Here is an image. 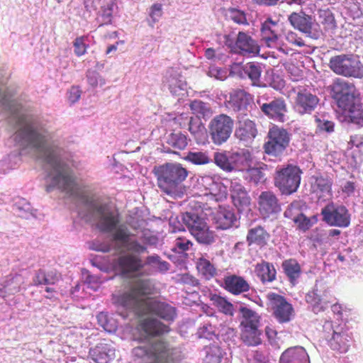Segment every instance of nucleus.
I'll list each match as a JSON object with an SVG mask.
<instances>
[{
	"label": "nucleus",
	"instance_id": "33",
	"mask_svg": "<svg viewBox=\"0 0 363 363\" xmlns=\"http://www.w3.org/2000/svg\"><path fill=\"white\" fill-rule=\"evenodd\" d=\"M141 330L147 335L160 336L169 331V328L155 318H145L140 322Z\"/></svg>",
	"mask_w": 363,
	"mask_h": 363
},
{
	"label": "nucleus",
	"instance_id": "29",
	"mask_svg": "<svg viewBox=\"0 0 363 363\" xmlns=\"http://www.w3.org/2000/svg\"><path fill=\"white\" fill-rule=\"evenodd\" d=\"M279 363H310L306 350L301 346L289 347L281 355Z\"/></svg>",
	"mask_w": 363,
	"mask_h": 363
},
{
	"label": "nucleus",
	"instance_id": "47",
	"mask_svg": "<svg viewBox=\"0 0 363 363\" xmlns=\"http://www.w3.org/2000/svg\"><path fill=\"white\" fill-rule=\"evenodd\" d=\"M146 264L157 267V269L161 272H166L169 269V264L161 259L157 255L147 256L146 257Z\"/></svg>",
	"mask_w": 363,
	"mask_h": 363
},
{
	"label": "nucleus",
	"instance_id": "26",
	"mask_svg": "<svg viewBox=\"0 0 363 363\" xmlns=\"http://www.w3.org/2000/svg\"><path fill=\"white\" fill-rule=\"evenodd\" d=\"M89 354L96 363H110L115 358L116 350L111 345L100 342L89 350Z\"/></svg>",
	"mask_w": 363,
	"mask_h": 363
},
{
	"label": "nucleus",
	"instance_id": "6",
	"mask_svg": "<svg viewBox=\"0 0 363 363\" xmlns=\"http://www.w3.org/2000/svg\"><path fill=\"white\" fill-rule=\"evenodd\" d=\"M267 138V140L263 145L264 152L278 157L282 156L289 146L291 134L286 129L273 125L269 129Z\"/></svg>",
	"mask_w": 363,
	"mask_h": 363
},
{
	"label": "nucleus",
	"instance_id": "11",
	"mask_svg": "<svg viewBox=\"0 0 363 363\" xmlns=\"http://www.w3.org/2000/svg\"><path fill=\"white\" fill-rule=\"evenodd\" d=\"M199 196L207 197V201H220L226 198L225 187L211 176H203L198 179L195 186Z\"/></svg>",
	"mask_w": 363,
	"mask_h": 363
},
{
	"label": "nucleus",
	"instance_id": "50",
	"mask_svg": "<svg viewBox=\"0 0 363 363\" xmlns=\"http://www.w3.org/2000/svg\"><path fill=\"white\" fill-rule=\"evenodd\" d=\"M228 13L230 18L234 23L239 25H248L246 14L243 11L235 8H230L228 9Z\"/></svg>",
	"mask_w": 363,
	"mask_h": 363
},
{
	"label": "nucleus",
	"instance_id": "10",
	"mask_svg": "<svg viewBox=\"0 0 363 363\" xmlns=\"http://www.w3.org/2000/svg\"><path fill=\"white\" fill-rule=\"evenodd\" d=\"M234 121L233 118L224 113L215 116L209 123V134L212 142L220 145L225 143L230 137Z\"/></svg>",
	"mask_w": 363,
	"mask_h": 363
},
{
	"label": "nucleus",
	"instance_id": "59",
	"mask_svg": "<svg viewBox=\"0 0 363 363\" xmlns=\"http://www.w3.org/2000/svg\"><path fill=\"white\" fill-rule=\"evenodd\" d=\"M189 130L194 136H200L204 130V126L199 120L191 118L189 122Z\"/></svg>",
	"mask_w": 363,
	"mask_h": 363
},
{
	"label": "nucleus",
	"instance_id": "25",
	"mask_svg": "<svg viewBox=\"0 0 363 363\" xmlns=\"http://www.w3.org/2000/svg\"><path fill=\"white\" fill-rule=\"evenodd\" d=\"M230 191L233 202L238 210H243L250 205L251 199L247 191L236 179L231 181Z\"/></svg>",
	"mask_w": 363,
	"mask_h": 363
},
{
	"label": "nucleus",
	"instance_id": "60",
	"mask_svg": "<svg viewBox=\"0 0 363 363\" xmlns=\"http://www.w3.org/2000/svg\"><path fill=\"white\" fill-rule=\"evenodd\" d=\"M127 250L136 254H142L147 252V247L141 245L136 240H129L128 242L125 245Z\"/></svg>",
	"mask_w": 363,
	"mask_h": 363
},
{
	"label": "nucleus",
	"instance_id": "44",
	"mask_svg": "<svg viewBox=\"0 0 363 363\" xmlns=\"http://www.w3.org/2000/svg\"><path fill=\"white\" fill-rule=\"evenodd\" d=\"M184 160L196 165L208 164L211 160L208 154L203 152H189Z\"/></svg>",
	"mask_w": 363,
	"mask_h": 363
},
{
	"label": "nucleus",
	"instance_id": "18",
	"mask_svg": "<svg viewBox=\"0 0 363 363\" xmlns=\"http://www.w3.org/2000/svg\"><path fill=\"white\" fill-rule=\"evenodd\" d=\"M257 103L259 105L261 111L269 118L279 122H284L285 115L287 112V106L283 98H274L272 101L262 104L257 100Z\"/></svg>",
	"mask_w": 363,
	"mask_h": 363
},
{
	"label": "nucleus",
	"instance_id": "1",
	"mask_svg": "<svg viewBox=\"0 0 363 363\" xmlns=\"http://www.w3.org/2000/svg\"><path fill=\"white\" fill-rule=\"evenodd\" d=\"M1 104L11 112L12 118L20 128L16 132L15 140L21 145H30L38 154V157L52 169V184L70 196L79 199L87 208L88 213L80 211L79 215L86 221L90 216L97 218L96 228L103 233L113 232L120 223L118 214L113 212L107 203H101L94 194H88L75 182L69 167L61 161L62 150L55 145H47L43 135L33 127L30 117L21 113L22 106L4 94L0 97Z\"/></svg>",
	"mask_w": 363,
	"mask_h": 363
},
{
	"label": "nucleus",
	"instance_id": "35",
	"mask_svg": "<svg viewBox=\"0 0 363 363\" xmlns=\"http://www.w3.org/2000/svg\"><path fill=\"white\" fill-rule=\"evenodd\" d=\"M281 267L289 281L294 286L302 273L300 264L296 259L290 258L283 261Z\"/></svg>",
	"mask_w": 363,
	"mask_h": 363
},
{
	"label": "nucleus",
	"instance_id": "45",
	"mask_svg": "<svg viewBox=\"0 0 363 363\" xmlns=\"http://www.w3.org/2000/svg\"><path fill=\"white\" fill-rule=\"evenodd\" d=\"M213 160L216 164L224 171L231 172L234 168L225 152H215Z\"/></svg>",
	"mask_w": 363,
	"mask_h": 363
},
{
	"label": "nucleus",
	"instance_id": "54",
	"mask_svg": "<svg viewBox=\"0 0 363 363\" xmlns=\"http://www.w3.org/2000/svg\"><path fill=\"white\" fill-rule=\"evenodd\" d=\"M99 324L106 331L111 333L116 330V326L111 323L106 313L101 312L96 316Z\"/></svg>",
	"mask_w": 363,
	"mask_h": 363
},
{
	"label": "nucleus",
	"instance_id": "41",
	"mask_svg": "<svg viewBox=\"0 0 363 363\" xmlns=\"http://www.w3.org/2000/svg\"><path fill=\"white\" fill-rule=\"evenodd\" d=\"M190 108L199 118H208L212 115L209 104L200 100L193 101L190 104Z\"/></svg>",
	"mask_w": 363,
	"mask_h": 363
},
{
	"label": "nucleus",
	"instance_id": "63",
	"mask_svg": "<svg viewBox=\"0 0 363 363\" xmlns=\"http://www.w3.org/2000/svg\"><path fill=\"white\" fill-rule=\"evenodd\" d=\"M45 279L48 283H44V285H54L60 279V274L56 270L45 271Z\"/></svg>",
	"mask_w": 363,
	"mask_h": 363
},
{
	"label": "nucleus",
	"instance_id": "38",
	"mask_svg": "<svg viewBox=\"0 0 363 363\" xmlns=\"http://www.w3.org/2000/svg\"><path fill=\"white\" fill-rule=\"evenodd\" d=\"M351 337L345 332H334L332 338L330 340V345L334 350L340 352H346L349 348V343L351 341Z\"/></svg>",
	"mask_w": 363,
	"mask_h": 363
},
{
	"label": "nucleus",
	"instance_id": "62",
	"mask_svg": "<svg viewBox=\"0 0 363 363\" xmlns=\"http://www.w3.org/2000/svg\"><path fill=\"white\" fill-rule=\"evenodd\" d=\"M317 128L322 131L332 133L334 131V123L328 120H322L319 118H315Z\"/></svg>",
	"mask_w": 363,
	"mask_h": 363
},
{
	"label": "nucleus",
	"instance_id": "42",
	"mask_svg": "<svg viewBox=\"0 0 363 363\" xmlns=\"http://www.w3.org/2000/svg\"><path fill=\"white\" fill-rule=\"evenodd\" d=\"M22 277L20 274L10 275L3 283L4 289H7L9 294H15L21 290L23 284Z\"/></svg>",
	"mask_w": 363,
	"mask_h": 363
},
{
	"label": "nucleus",
	"instance_id": "51",
	"mask_svg": "<svg viewBox=\"0 0 363 363\" xmlns=\"http://www.w3.org/2000/svg\"><path fill=\"white\" fill-rule=\"evenodd\" d=\"M86 38L85 36L77 37L73 42L74 52L78 57L82 56L86 52L89 45L85 43Z\"/></svg>",
	"mask_w": 363,
	"mask_h": 363
},
{
	"label": "nucleus",
	"instance_id": "36",
	"mask_svg": "<svg viewBox=\"0 0 363 363\" xmlns=\"http://www.w3.org/2000/svg\"><path fill=\"white\" fill-rule=\"evenodd\" d=\"M195 264L199 274L206 280L211 279L217 274L215 265L203 255L196 259Z\"/></svg>",
	"mask_w": 363,
	"mask_h": 363
},
{
	"label": "nucleus",
	"instance_id": "2",
	"mask_svg": "<svg viewBox=\"0 0 363 363\" xmlns=\"http://www.w3.org/2000/svg\"><path fill=\"white\" fill-rule=\"evenodd\" d=\"M154 286L148 279H138L130 284L127 291L112 295L113 303L126 308L140 309L144 313H152L167 320L176 317V309L167 303L148 298Z\"/></svg>",
	"mask_w": 363,
	"mask_h": 363
},
{
	"label": "nucleus",
	"instance_id": "30",
	"mask_svg": "<svg viewBox=\"0 0 363 363\" xmlns=\"http://www.w3.org/2000/svg\"><path fill=\"white\" fill-rule=\"evenodd\" d=\"M297 209L298 208L296 204L291 203L285 211L284 216L285 217L291 218L296 225L297 228L305 232L317 223L318 218L316 216L308 218L302 213H298L297 216L292 218L294 211Z\"/></svg>",
	"mask_w": 363,
	"mask_h": 363
},
{
	"label": "nucleus",
	"instance_id": "43",
	"mask_svg": "<svg viewBox=\"0 0 363 363\" xmlns=\"http://www.w3.org/2000/svg\"><path fill=\"white\" fill-rule=\"evenodd\" d=\"M244 72L252 82V85L259 86L262 68L258 63L252 62L247 63L243 68Z\"/></svg>",
	"mask_w": 363,
	"mask_h": 363
},
{
	"label": "nucleus",
	"instance_id": "3",
	"mask_svg": "<svg viewBox=\"0 0 363 363\" xmlns=\"http://www.w3.org/2000/svg\"><path fill=\"white\" fill-rule=\"evenodd\" d=\"M152 172L157 179L158 187L168 195L175 194L188 176L187 169L176 162L155 166Z\"/></svg>",
	"mask_w": 363,
	"mask_h": 363
},
{
	"label": "nucleus",
	"instance_id": "55",
	"mask_svg": "<svg viewBox=\"0 0 363 363\" xmlns=\"http://www.w3.org/2000/svg\"><path fill=\"white\" fill-rule=\"evenodd\" d=\"M168 82L170 91L176 95H179V91L184 90L186 86V84L184 82L174 77L169 79Z\"/></svg>",
	"mask_w": 363,
	"mask_h": 363
},
{
	"label": "nucleus",
	"instance_id": "40",
	"mask_svg": "<svg viewBox=\"0 0 363 363\" xmlns=\"http://www.w3.org/2000/svg\"><path fill=\"white\" fill-rule=\"evenodd\" d=\"M166 142L174 149L183 150L188 145V138L187 136L182 132L174 131L168 135Z\"/></svg>",
	"mask_w": 363,
	"mask_h": 363
},
{
	"label": "nucleus",
	"instance_id": "8",
	"mask_svg": "<svg viewBox=\"0 0 363 363\" xmlns=\"http://www.w3.org/2000/svg\"><path fill=\"white\" fill-rule=\"evenodd\" d=\"M329 67L335 74L345 77H363V65L352 55L341 54L332 57Z\"/></svg>",
	"mask_w": 363,
	"mask_h": 363
},
{
	"label": "nucleus",
	"instance_id": "39",
	"mask_svg": "<svg viewBox=\"0 0 363 363\" xmlns=\"http://www.w3.org/2000/svg\"><path fill=\"white\" fill-rule=\"evenodd\" d=\"M209 299L218 311L228 315H233L234 307L225 298L216 294H210Z\"/></svg>",
	"mask_w": 363,
	"mask_h": 363
},
{
	"label": "nucleus",
	"instance_id": "53",
	"mask_svg": "<svg viewBox=\"0 0 363 363\" xmlns=\"http://www.w3.org/2000/svg\"><path fill=\"white\" fill-rule=\"evenodd\" d=\"M265 333H266V335L268 338V340H269L270 345L274 349H280L281 347L284 346L283 341H281V342H279L277 340V336L279 335V333L273 328H272L270 326H267L265 328Z\"/></svg>",
	"mask_w": 363,
	"mask_h": 363
},
{
	"label": "nucleus",
	"instance_id": "32",
	"mask_svg": "<svg viewBox=\"0 0 363 363\" xmlns=\"http://www.w3.org/2000/svg\"><path fill=\"white\" fill-rule=\"evenodd\" d=\"M270 234L262 225H256L248 230L246 240L249 245H255L259 247L267 245Z\"/></svg>",
	"mask_w": 363,
	"mask_h": 363
},
{
	"label": "nucleus",
	"instance_id": "48",
	"mask_svg": "<svg viewBox=\"0 0 363 363\" xmlns=\"http://www.w3.org/2000/svg\"><path fill=\"white\" fill-rule=\"evenodd\" d=\"M320 18L322 19L321 23L327 30H333L336 28L337 24L334 15L329 10H325L320 14Z\"/></svg>",
	"mask_w": 363,
	"mask_h": 363
},
{
	"label": "nucleus",
	"instance_id": "5",
	"mask_svg": "<svg viewBox=\"0 0 363 363\" xmlns=\"http://www.w3.org/2000/svg\"><path fill=\"white\" fill-rule=\"evenodd\" d=\"M301 169L293 164L277 168L274 177V184L283 195L296 192L300 186Z\"/></svg>",
	"mask_w": 363,
	"mask_h": 363
},
{
	"label": "nucleus",
	"instance_id": "58",
	"mask_svg": "<svg viewBox=\"0 0 363 363\" xmlns=\"http://www.w3.org/2000/svg\"><path fill=\"white\" fill-rule=\"evenodd\" d=\"M221 359L222 354L220 348L215 347L208 352L205 358V363H220Z\"/></svg>",
	"mask_w": 363,
	"mask_h": 363
},
{
	"label": "nucleus",
	"instance_id": "64",
	"mask_svg": "<svg viewBox=\"0 0 363 363\" xmlns=\"http://www.w3.org/2000/svg\"><path fill=\"white\" fill-rule=\"evenodd\" d=\"M162 16V5L155 4L150 8V16L153 23H155Z\"/></svg>",
	"mask_w": 363,
	"mask_h": 363
},
{
	"label": "nucleus",
	"instance_id": "22",
	"mask_svg": "<svg viewBox=\"0 0 363 363\" xmlns=\"http://www.w3.org/2000/svg\"><path fill=\"white\" fill-rule=\"evenodd\" d=\"M236 48V54L242 56H255L260 51L257 41L245 31H239L237 34Z\"/></svg>",
	"mask_w": 363,
	"mask_h": 363
},
{
	"label": "nucleus",
	"instance_id": "49",
	"mask_svg": "<svg viewBox=\"0 0 363 363\" xmlns=\"http://www.w3.org/2000/svg\"><path fill=\"white\" fill-rule=\"evenodd\" d=\"M193 246V242L185 237L179 236L174 240V251L182 253L189 250Z\"/></svg>",
	"mask_w": 363,
	"mask_h": 363
},
{
	"label": "nucleus",
	"instance_id": "20",
	"mask_svg": "<svg viewBox=\"0 0 363 363\" xmlns=\"http://www.w3.org/2000/svg\"><path fill=\"white\" fill-rule=\"evenodd\" d=\"M319 103L318 97L307 89L298 91L294 101V107L301 115L311 113L317 107Z\"/></svg>",
	"mask_w": 363,
	"mask_h": 363
},
{
	"label": "nucleus",
	"instance_id": "17",
	"mask_svg": "<svg viewBox=\"0 0 363 363\" xmlns=\"http://www.w3.org/2000/svg\"><path fill=\"white\" fill-rule=\"evenodd\" d=\"M257 203L258 211L264 218H269L281 211L279 200L272 191H262L258 196Z\"/></svg>",
	"mask_w": 363,
	"mask_h": 363
},
{
	"label": "nucleus",
	"instance_id": "46",
	"mask_svg": "<svg viewBox=\"0 0 363 363\" xmlns=\"http://www.w3.org/2000/svg\"><path fill=\"white\" fill-rule=\"evenodd\" d=\"M230 159L235 163H241L243 166H248L252 161V154L249 150L242 149L240 151L233 152Z\"/></svg>",
	"mask_w": 363,
	"mask_h": 363
},
{
	"label": "nucleus",
	"instance_id": "14",
	"mask_svg": "<svg viewBox=\"0 0 363 363\" xmlns=\"http://www.w3.org/2000/svg\"><path fill=\"white\" fill-rule=\"evenodd\" d=\"M331 91L332 96L340 108L347 107L353 101H356L354 85L342 79L337 78L333 82Z\"/></svg>",
	"mask_w": 363,
	"mask_h": 363
},
{
	"label": "nucleus",
	"instance_id": "12",
	"mask_svg": "<svg viewBox=\"0 0 363 363\" xmlns=\"http://www.w3.org/2000/svg\"><path fill=\"white\" fill-rule=\"evenodd\" d=\"M267 300L274 317L279 323H289L294 315V309L286 298L276 293L267 294Z\"/></svg>",
	"mask_w": 363,
	"mask_h": 363
},
{
	"label": "nucleus",
	"instance_id": "57",
	"mask_svg": "<svg viewBox=\"0 0 363 363\" xmlns=\"http://www.w3.org/2000/svg\"><path fill=\"white\" fill-rule=\"evenodd\" d=\"M112 238L114 241L121 242L125 246L130 240V233L125 228H117L114 230Z\"/></svg>",
	"mask_w": 363,
	"mask_h": 363
},
{
	"label": "nucleus",
	"instance_id": "16",
	"mask_svg": "<svg viewBox=\"0 0 363 363\" xmlns=\"http://www.w3.org/2000/svg\"><path fill=\"white\" fill-rule=\"evenodd\" d=\"M279 21L273 20L268 17L261 24L260 34L262 43L268 48H277L284 52V44L279 42V35L277 31Z\"/></svg>",
	"mask_w": 363,
	"mask_h": 363
},
{
	"label": "nucleus",
	"instance_id": "61",
	"mask_svg": "<svg viewBox=\"0 0 363 363\" xmlns=\"http://www.w3.org/2000/svg\"><path fill=\"white\" fill-rule=\"evenodd\" d=\"M87 80L89 84L93 86H96L99 83L101 84H104L105 81L104 79L101 77L99 72L94 70H89L86 74Z\"/></svg>",
	"mask_w": 363,
	"mask_h": 363
},
{
	"label": "nucleus",
	"instance_id": "23",
	"mask_svg": "<svg viewBox=\"0 0 363 363\" xmlns=\"http://www.w3.org/2000/svg\"><path fill=\"white\" fill-rule=\"evenodd\" d=\"M311 191L319 201H325L332 197L333 179L328 176H313Z\"/></svg>",
	"mask_w": 363,
	"mask_h": 363
},
{
	"label": "nucleus",
	"instance_id": "52",
	"mask_svg": "<svg viewBox=\"0 0 363 363\" xmlns=\"http://www.w3.org/2000/svg\"><path fill=\"white\" fill-rule=\"evenodd\" d=\"M246 179L250 182L257 184L264 180V174L258 168H251L246 172Z\"/></svg>",
	"mask_w": 363,
	"mask_h": 363
},
{
	"label": "nucleus",
	"instance_id": "7",
	"mask_svg": "<svg viewBox=\"0 0 363 363\" xmlns=\"http://www.w3.org/2000/svg\"><path fill=\"white\" fill-rule=\"evenodd\" d=\"M182 220L198 242L210 245L214 242L213 232L210 230L206 220L199 215L195 213L186 212L182 214Z\"/></svg>",
	"mask_w": 363,
	"mask_h": 363
},
{
	"label": "nucleus",
	"instance_id": "15",
	"mask_svg": "<svg viewBox=\"0 0 363 363\" xmlns=\"http://www.w3.org/2000/svg\"><path fill=\"white\" fill-rule=\"evenodd\" d=\"M145 264L140 257L128 253L119 256L113 263L114 269L122 277H129L141 271Z\"/></svg>",
	"mask_w": 363,
	"mask_h": 363
},
{
	"label": "nucleus",
	"instance_id": "13",
	"mask_svg": "<svg viewBox=\"0 0 363 363\" xmlns=\"http://www.w3.org/2000/svg\"><path fill=\"white\" fill-rule=\"evenodd\" d=\"M323 220L331 226L348 227L350 224V215L344 206L328 203L321 210Z\"/></svg>",
	"mask_w": 363,
	"mask_h": 363
},
{
	"label": "nucleus",
	"instance_id": "4",
	"mask_svg": "<svg viewBox=\"0 0 363 363\" xmlns=\"http://www.w3.org/2000/svg\"><path fill=\"white\" fill-rule=\"evenodd\" d=\"M240 313L242 320L240 321L241 340L248 346H257L262 343L260 325V316L252 309L247 307H241Z\"/></svg>",
	"mask_w": 363,
	"mask_h": 363
},
{
	"label": "nucleus",
	"instance_id": "56",
	"mask_svg": "<svg viewBox=\"0 0 363 363\" xmlns=\"http://www.w3.org/2000/svg\"><path fill=\"white\" fill-rule=\"evenodd\" d=\"M285 40L291 45L296 47H303L305 46V42L301 37L292 30L287 31L285 33Z\"/></svg>",
	"mask_w": 363,
	"mask_h": 363
},
{
	"label": "nucleus",
	"instance_id": "31",
	"mask_svg": "<svg viewBox=\"0 0 363 363\" xmlns=\"http://www.w3.org/2000/svg\"><path fill=\"white\" fill-rule=\"evenodd\" d=\"M213 221L216 228L226 230L235 225L236 217L230 209L219 206V208L214 214Z\"/></svg>",
	"mask_w": 363,
	"mask_h": 363
},
{
	"label": "nucleus",
	"instance_id": "24",
	"mask_svg": "<svg viewBox=\"0 0 363 363\" xmlns=\"http://www.w3.org/2000/svg\"><path fill=\"white\" fill-rule=\"evenodd\" d=\"M327 294L328 290L325 287L315 284L314 287L306 294L305 300L311 305L315 313L323 311L326 308L328 301H324V298L327 296Z\"/></svg>",
	"mask_w": 363,
	"mask_h": 363
},
{
	"label": "nucleus",
	"instance_id": "34",
	"mask_svg": "<svg viewBox=\"0 0 363 363\" xmlns=\"http://www.w3.org/2000/svg\"><path fill=\"white\" fill-rule=\"evenodd\" d=\"M255 272L262 284L271 283L277 279V270L274 264L264 260L255 265Z\"/></svg>",
	"mask_w": 363,
	"mask_h": 363
},
{
	"label": "nucleus",
	"instance_id": "9",
	"mask_svg": "<svg viewBox=\"0 0 363 363\" xmlns=\"http://www.w3.org/2000/svg\"><path fill=\"white\" fill-rule=\"evenodd\" d=\"M133 353L140 358H146V363H171L172 360L167 344L163 341L135 347Z\"/></svg>",
	"mask_w": 363,
	"mask_h": 363
},
{
	"label": "nucleus",
	"instance_id": "27",
	"mask_svg": "<svg viewBox=\"0 0 363 363\" xmlns=\"http://www.w3.org/2000/svg\"><path fill=\"white\" fill-rule=\"evenodd\" d=\"M290 24L303 33L311 35L313 26V18L304 11L292 12L288 17Z\"/></svg>",
	"mask_w": 363,
	"mask_h": 363
},
{
	"label": "nucleus",
	"instance_id": "19",
	"mask_svg": "<svg viewBox=\"0 0 363 363\" xmlns=\"http://www.w3.org/2000/svg\"><path fill=\"white\" fill-rule=\"evenodd\" d=\"M254 97L244 89H233L229 94V99L226 101L228 108L235 112L245 113L248 106L253 102Z\"/></svg>",
	"mask_w": 363,
	"mask_h": 363
},
{
	"label": "nucleus",
	"instance_id": "21",
	"mask_svg": "<svg viewBox=\"0 0 363 363\" xmlns=\"http://www.w3.org/2000/svg\"><path fill=\"white\" fill-rule=\"evenodd\" d=\"M258 134L255 122L246 118L239 121L235 131V137L245 146H250Z\"/></svg>",
	"mask_w": 363,
	"mask_h": 363
},
{
	"label": "nucleus",
	"instance_id": "37",
	"mask_svg": "<svg viewBox=\"0 0 363 363\" xmlns=\"http://www.w3.org/2000/svg\"><path fill=\"white\" fill-rule=\"evenodd\" d=\"M340 108L349 122L363 125V108L356 101H353L348 106Z\"/></svg>",
	"mask_w": 363,
	"mask_h": 363
},
{
	"label": "nucleus",
	"instance_id": "28",
	"mask_svg": "<svg viewBox=\"0 0 363 363\" xmlns=\"http://www.w3.org/2000/svg\"><path fill=\"white\" fill-rule=\"evenodd\" d=\"M223 287L233 295H239L250 290L249 283L240 276L230 274L223 278Z\"/></svg>",
	"mask_w": 363,
	"mask_h": 363
}]
</instances>
